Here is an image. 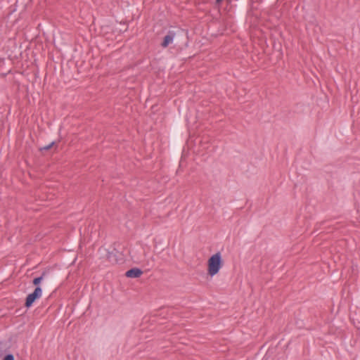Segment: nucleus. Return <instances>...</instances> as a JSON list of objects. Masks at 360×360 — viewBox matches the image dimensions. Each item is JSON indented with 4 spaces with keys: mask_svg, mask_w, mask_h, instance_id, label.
I'll list each match as a JSON object with an SVG mask.
<instances>
[{
    "mask_svg": "<svg viewBox=\"0 0 360 360\" xmlns=\"http://www.w3.org/2000/svg\"><path fill=\"white\" fill-rule=\"evenodd\" d=\"M223 266L221 255L219 252L212 255L207 262L208 274L211 276L216 275Z\"/></svg>",
    "mask_w": 360,
    "mask_h": 360,
    "instance_id": "1",
    "label": "nucleus"
},
{
    "mask_svg": "<svg viewBox=\"0 0 360 360\" xmlns=\"http://www.w3.org/2000/svg\"><path fill=\"white\" fill-rule=\"evenodd\" d=\"M98 253L100 254L101 258H105V259L112 264H116L120 260L119 259L120 253L115 248L109 250L103 247H101L98 249Z\"/></svg>",
    "mask_w": 360,
    "mask_h": 360,
    "instance_id": "2",
    "label": "nucleus"
},
{
    "mask_svg": "<svg viewBox=\"0 0 360 360\" xmlns=\"http://www.w3.org/2000/svg\"><path fill=\"white\" fill-rule=\"evenodd\" d=\"M42 295V289L40 286H37L35 288L34 291L29 294L26 299L25 302V307L27 308H30L32 307L33 303L38 299H39L41 297Z\"/></svg>",
    "mask_w": 360,
    "mask_h": 360,
    "instance_id": "3",
    "label": "nucleus"
},
{
    "mask_svg": "<svg viewBox=\"0 0 360 360\" xmlns=\"http://www.w3.org/2000/svg\"><path fill=\"white\" fill-rule=\"evenodd\" d=\"M175 36L176 32L174 30H169L167 35L164 37L161 46L163 48L167 47L171 43H172Z\"/></svg>",
    "mask_w": 360,
    "mask_h": 360,
    "instance_id": "4",
    "label": "nucleus"
},
{
    "mask_svg": "<svg viewBox=\"0 0 360 360\" xmlns=\"http://www.w3.org/2000/svg\"><path fill=\"white\" fill-rule=\"evenodd\" d=\"M142 274V270L139 268H131L125 273L127 277L133 278H139Z\"/></svg>",
    "mask_w": 360,
    "mask_h": 360,
    "instance_id": "5",
    "label": "nucleus"
},
{
    "mask_svg": "<svg viewBox=\"0 0 360 360\" xmlns=\"http://www.w3.org/2000/svg\"><path fill=\"white\" fill-rule=\"evenodd\" d=\"M154 265H155V262H154V258L153 256L149 258L146 259V260L144 261L143 266L145 267H146L148 270L152 269L154 266Z\"/></svg>",
    "mask_w": 360,
    "mask_h": 360,
    "instance_id": "6",
    "label": "nucleus"
},
{
    "mask_svg": "<svg viewBox=\"0 0 360 360\" xmlns=\"http://www.w3.org/2000/svg\"><path fill=\"white\" fill-rule=\"evenodd\" d=\"M46 275V271H43L41 275L39 277H36L32 281V284L34 285L36 287L39 286V285L41 283L44 278Z\"/></svg>",
    "mask_w": 360,
    "mask_h": 360,
    "instance_id": "7",
    "label": "nucleus"
},
{
    "mask_svg": "<svg viewBox=\"0 0 360 360\" xmlns=\"http://www.w3.org/2000/svg\"><path fill=\"white\" fill-rule=\"evenodd\" d=\"M54 144H55V141H52L51 143L48 144L47 146H45L41 148L40 150L41 151L48 150L51 149Z\"/></svg>",
    "mask_w": 360,
    "mask_h": 360,
    "instance_id": "8",
    "label": "nucleus"
},
{
    "mask_svg": "<svg viewBox=\"0 0 360 360\" xmlns=\"http://www.w3.org/2000/svg\"><path fill=\"white\" fill-rule=\"evenodd\" d=\"M3 360H15V358L13 354H8L4 357Z\"/></svg>",
    "mask_w": 360,
    "mask_h": 360,
    "instance_id": "9",
    "label": "nucleus"
}]
</instances>
